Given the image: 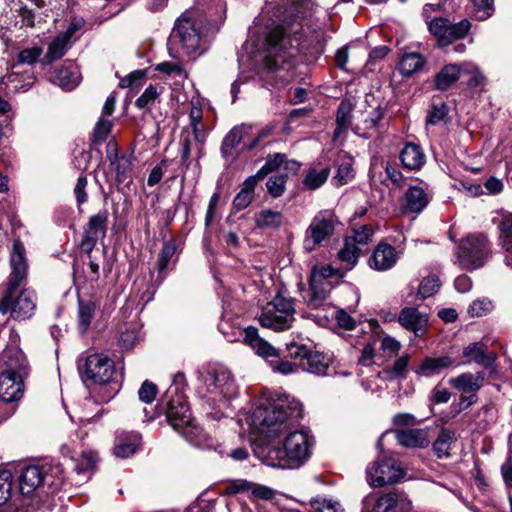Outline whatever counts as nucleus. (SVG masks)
I'll return each instance as SVG.
<instances>
[{
	"mask_svg": "<svg viewBox=\"0 0 512 512\" xmlns=\"http://www.w3.org/2000/svg\"><path fill=\"white\" fill-rule=\"evenodd\" d=\"M331 283H322L315 278H309V295L306 297L307 305L312 309L320 308L329 295Z\"/></svg>",
	"mask_w": 512,
	"mask_h": 512,
	"instance_id": "obj_32",
	"label": "nucleus"
},
{
	"mask_svg": "<svg viewBox=\"0 0 512 512\" xmlns=\"http://www.w3.org/2000/svg\"><path fill=\"white\" fill-rule=\"evenodd\" d=\"M499 243L508 253L512 254V213L504 215L499 226Z\"/></svg>",
	"mask_w": 512,
	"mask_h": 512,
	"instance_id": "obj_43",
	"label": "nucleus"
},
{
	"mask_svg": "<svg viewBox=\"0 0 512 512\" xmlns=\"http://www.w3.org/2000/svg\"><path fill=\"white\" fill-rule=\"evenodd\" d=\"M234 488L236 492L250 491L252 495L258 499L271 500L275 496V492L273 489L267 486L254 484L247 481H243L240 484L235 485Z\"/></svg>",
	"mask_w": 512,
	"mask_h": 512,
	"instance_id": "obj_44",
	"label": "nucleus"
},
{
	"mask_svg": "<svg viewBox=\"0 0 512 512\" xmlns=\"http://www.w3.org/2000/svg\"><path fill=\"white\" fill-rule=\"evenodd\" d=\"M412 502L407 494L400 491H390L377 497L371 505V512H410Z\"/></svg>",
	"mask_w": 512,
	"mask_h": 512,
	"instance_id": "obj_15",
	"label": "nucleus"
},
{
	"mask_svg": "<svg viewBox=\"0 0 512 512\" xmlns=\"http://www.w3.org/2000/svg\"><path fill=\"white\" fill-rule=\"evenodd\" d=\"M98 460V456L93 451H85L82 453L81 461L75 466L78 474H85L93 470Z\"/></svg>",
	"mask_w": 512,
	"mask_h": 512,
	"instance_id": "obj_56",
	"label": "nucleus"
},
{
	"mask_svg": "<svg viewBox=\"0 0 512 512\" xmlns=\"http://www.w3.org/2000/svg\"><path fill=\"white\" fill-rule=\"evenodd\" d=\"M11 272L7 279L5 289L18 290L24 285L28 276V265L25 257V247L23 243L16 239L13 241L10 255Z\"/></svg>",
	"mask_w": 512,
	"mask_h": 512,
	"instance_id": "obj_13",
	"label": "nucleus"
},
{
	"mask_svg": "<svg viewBox=\"0 0 512 512\" xmlns=\"http://www.w3.org/2000/svg\"><path fill=\"white\" fill-rule=\"evenodd\" d=\"M329 175V167H324L322 169L309 168L303 183L308 189L315 190L320 188L327 181Z\"/></svg>",
	"mask_w": 512,
	"mask_h": 512,
	"instance_id": "obj_42",
	"label": "nucleus"
},
{
	"mask_svg": "<svg viewBox=\"0 0 512 512\" xmlns=\"http://www.w3.org/2000/svg\"><path fill=\"white\" fill-rule=\"evenodd\" d=\"M398 260L396 249L386 243H379L369 260V266L377 271H386L395 266Z\"/></svg>",
	"mask_w": 512,
	"mask_h": 512,
	"instance_id": "obj_22",
	"label": "nucleus"
},
{
	"mask_svg": "<svg viewBox=\"0 0 512 512\" xmlns=\"http://www.w3.org/2000/svg\"><path fill=\"white\" fill-rule=\"evenodd\" d=\"M45 468V485L58 489L64 484V469L60 463L43 464Z\"/></svg>",
	"mask_w": 512,
	"mask_h": 512,
	"instance_id": "obj_40",
	"label": "nucleus"
},
{
	"mask_svg": "<svg viewBox=\"0 0 512 512\" xmlns=\"http://www.w3.org/2000/svg\"><path fill=\"white\" fill-rule=\"evenodd\" d=\"M157 391V386L154 383L145 380L138 391L139 399L144 403L150 404L155 400Z\"/></svg>",
	"mask_w": 512,
	"mask_h": 512,
	"instance_id": "obj_60",
	"label": "nucleus"
},
{
	"mask_svg": "<svg viewBox=\"0 0 512 512\" xmlns=\"http://www.w3.org/2000/svg\"><path fill=\"white\" fill-rule=\"evenodd\" d=\"M399 324L406 330L413 332L415 337H422L428 326V316L417 308L404 307L398 315Z\"/></svg>",
	"mask_w": 512,
	"mask_h": 512,
	"instance_id": "obj_18",
	"label": "nucleus"
},
{
	"mask_svg": "<svg viewBox=\"0 0 512 512\" xmlns=\"http://www.w3.org/2000/svg\"><path fill=\"white\" fill-rule=\"evenodd\" d=\"M287 351L289 357L298 360V366H301L312 350L305 345L292 342L287 345Z\"/></svg>",
	"mask_w": 512,
	"mask_h": 512,
	"instance_id": "obj_59",
	"label": "nucleus"
},
{
	"mask_svg": "<svg viewBox=\"0 0 512 512\" xmlns=\"http://www.w3.org/2000/svg\"><path fill=\"white\" fill-rule=\"evenodd\" d=\"M254 221L257 228L277 229L282 224L283 215L279 211L263 209L254 215Z\"/></svg>",
	"mask_w": 512,
	"mask_h": 512,
	"instance_id": "obj_36",
	"label": "nucleus"
},
{
	"mask_svg": "<svg viewBox=\"0 0 512 512\" xmlns=\"http://www.w3.org/2000/svg\"><path fill=\"white\" fill-rule=\"evenodd\" d=\"M243 341L250 346L255 353L263 358H278L279 353L269 342L259 336L258 329L248 326L243 330Z\"/></svg>",
	"mask_w": 512,
	"mask_h": 512,
	"instance_id": "obj_21",
	"label": "nucleus"
},
{
	"mask_svg": "<svg viewBox=\"0 0 512 512\" xmlns=\"http://www.w3.org/2000/svg\"><path fill=\"white\" fill-rule=\"evenodd\" d=\"M462 75V65L447 64L434 78V87L439 91L448 90Z\"/></svg>",
	"mask_w": 512,
	"mask_h": 512,
	"instance_id": "obj_30",
	"label": "nucleus"
},
{
	"mask_svg": "<svg viewBox=\"0 0 512 512\" xmlns=\"http://www.w3.org/2000/svg\"><path fill=\"white\" fill-rule=\"evenodd\" d=\"M205 388V397L208 401H212L220 406L226 405L228 400L236 397L237 385L231 372L225 367H212L203 377Z\"/></svg>",
	"mask_w": 512,
	"mask_h": 512,
	"instance_id": "obj_6",
	"label": "nucleus"
},
{
	"mask_svg": "<svg viewBox=\"0 0 512 512\" xmlns=\"http://www.w3.org/2000/svg\"><path fill=\"white\" fill-rule=\"evenodd\" d=\"M485 373L477 372L475 374L470 372L461 373L456 377L448 380L449 385L454 389L463 393L476 394L484 384Z\"/></svg>",
	"mask_w": 512,
	"mask_h": 512,
	"instance_id": "obj_25",
	"label": "nucleus"
},
{
	"mask_svg": "<svg viewBox=\"0 0 512 512\" xmlns=\"http://www.w3.org/2000/svg\"><path fill=\"white\" fill-rule=\"evenodd\" d=\"M373 234V230L370 226L363 225L359 229L354 230L352 236H348L345 239L353 240V243L357 246L366 245L372 240Z\"/></svg>",
	"mask_w": 512,
	"mask_h": 512,
	"instance_id": "obj_58",
	"label": "nucleus"
},
{
	"mask_svg": "<svg viewBox=\"0 0 512 512\" xmlns=\"http://www.w3.org/2000/svg\"><path fill=\"white\" fill-rule=\"evenodd\" d=\"M426 63L425 58L416 52L404 53L399 61V72L407 77L422 70Z\"/></svg>",
	"mask_w": 512,
	"mask_h": 512,
	"instance_id": "obj_34",
	"label": "nucleus"
},
{
	"mask_svg": "<svg viewBox=\"0 0 512 512\" xmlns=\"http://www.w3.org/2000/svg\"><path fill=\"white\" fill-rule=\"evenodd\" d=\"M20 491L23 495H32L45 485V468L43 465H28L22 468L20 476Z\"/></svg>",
	"mask_w": 512,
	"mask_h": 512,
	"instance_id": "obj_19",
	"label": "nucleus"
},
{
	"mask_svg": "<svg viewBox=\"0 0 512 512\" xmlns=\"http://www.w3.org/2000/svg\"><path fill=\"white\" fill-rule=\"evenodd\" d=\"M280 445H270L265 449V463L281 469H297L306 463L312 454L313 436L304 430L291 429L284 433Z\"/></svg>",
	"mask_w": 512,
	"mask_h": 512,
	"instance_id": "obj_4",
	"label": "nucleus"
},
{
	"mask_svg": "<svg viewBox=\"0 0 512 512\" xmlns=\"http://www.w3.org/2000/svg\"><path fill=\"white\" fill-rule=\"evenodd\" d=\"M299 415L300 404L295 400H261L250 416V426L267 438H278L291 429Z\"/></svg>",
	"mask_w": 512,
	"mask_h": 512,
	"instance_id": "obj_2",
	"label": "nucleus"
},
{
	"mask_svg": "<svg viewBox=\"0 0 512 512\" xmlns=\"http://www.w3.org/2000/svg\"><path fill=\"white\" fill-rule=\"evenodd\" d=\"M97 305L92 300H79V325L81 331H87L92 319L94 318Z\"/></svg>",
	"mask_w": 512,
	"mask_h": 512,
	"instance_id": "obj_45",
	"label": "nucleus"
},
{
	"mask_svg": "<svg viewBox=\"0 0 512 512\" xmlns=\"http://www.w3.org/2000/svg\"><path fill=\"white\" fill-rule=\"evenodd\" d=\"M252 135V126L241 124L234 126L223 138L221 144V155L226 160H234V149L238 145H242V149H246L244 142H249Z\"/></svg>",
	"mask_w": 512,
	"mask_h": 512,
	"instance_id": "obj_17",
	"label": "nucleus"
},
{
	"mask_svg": "<svg viewBox=\"0 0 512 512\" xmlns=\"http://www.w3.org/2000/svg\"><path fill=\"white\" fill-rule=\"evenodd\" d=\"M455 440V433L448 429H441L433 442V451L438 458H447L452 442Z\"/></svg>",
	"mask_w": 512,
	"mask_h": 512,
	"instance_id": "obj_38",
	"label": "nucleus"
},
{
	"mask_svg": "<svg viewBox=\"0 0 512 512\" xmlns=\"http://www.w3.org/2000/svg\"><path fill=\"white\" fill-rule=\"evenodd\" d=\"M26 368L27 360L22 350L16 345L7 346L0 357V371L10 370L25 374Z\"/></svg>",
	"mask_w": 512,
	"mask_h": 512,
	"instance_id": "obj_24",
	"label": "nucleus"
},
{
	"mask_svg": "<svg viewBox=\"0 0 512 512\" xmlns=\"http://www.w3.org/2000/svg\"><path fill=\"white\" fill-rule=\"evenodd\" d=\"M176 251L175 245L172 242H166L164 243L159 259L157 262V270L159 273H162L167 268L171 258L174 256Z\"/></svg>",
	"mask_w": 512,
	"mask_h": 512,
	"instance_id": "obj_57",
	"label": "nucleus"
},
{
	"mask_svg": "<svg viewBox=\"0 0 512 512\" xmlns=\"http://www.w3.org/2000/svg\"><path fill=\"white\" fill-rule=\"evenodd\" d=\"M270 366L273 372L280 373L282 375L294 374L300 368V366L288 360H272L270 362Z\"/></svg>",
	"mask_w": 512,
	"mask_h": 512,
	"instance_id": "obj_61",
	"label": "nucleus"
},
{
	"mask_svg": "<svg viewBox=\"0 0 512 512\" xmlns=\"http://www.w3.org/2000/svg\"><path fill=\"white\" fill-rule=\"evenodd\" d=\"M285 178L281 175L270 177L266 183L267 190L273 197H279L284 192Z\"/></svg>",
	"mask_w": 512,
	"mask_h": 512,
	"instance_id": "obj_62",
	"label": "nucleus"
},
{
	"mask_svg": "<svg viewBox=\"0 0 512 512\" xmlns=\"http://www.w3.org/2000/svg\"><path fill=\"white\" fill-rule=\"evenodd\" d=\"M331 359L317 351H311L300 368L310 374L316 376H326L329 369Z\"/></svg>",
	"mask_w": 512,
	"mask_h": 512,
	"instance_id": "obj_31",
	"label": "nucleus"
},
{
	"mask_svg": "<svg viewBox=\"0 0 512 512\" xmlns=\"http://www.w3.org/2000/svg\"><path fill=\"white\" fill-rule=\"evenodd\" d=\"M361 255V249L353 243V240H344L343 247L337 253L338 261L346 270L353 269Z\"/></svg>",
	"mask_w": 512,
	"mask_h": 512,
	"instance_id": "obj_35",
	"label": "nucleus"
},
{
	"mask_svg": "<svg viewBox=\"0 0 512 512\" xmlns=\"http://www.w3.org/2000/svg\"><path fill=\"white\" fill-rule=\"evenodd\" d=\"M490 256V243L483 234H473L462 239L455 252L454 263L461 269L474 270Z\"/></svg>",
	"mask_w": 512,
	"mask_h": 512,
	"instance_id": "obj_8",
	"label": "nucleus"
},
{
	"mask_svg": "<svg viewBox=\"0 0 512 512\" xmlns=\"http://www.w3.org/2000/svg\"><path fill=\"white\" fill-rule=\"evenodd\" d=\"M400 160L405 169L416 171L425 164L426 156L419 145L407 143L400 152Z\"/></svg>",
	"mask_w": 512,
	"mask_h": 512,
	"instance_id": "obj_28",
	"label": "nucleus"
},
{
	"mask_svg": "<svg viewBox=\"0 0 512 512\" xmlns=\"http://www.w3.org/2000/svg\"><path fill=\"white\" fill-rule=\"evenodd\" d=\"M295 307L292 298L278 293L267 303L258 317L262 327L282 332L290 329L295 321Z\"/></svg>",
	"mask_w": 512,
	"mask_h": 512,
	"instance_id": "obj_7",
	"label": "nucleus"
},
{
	"mask_svg": "<svg viewBox=\"0 0 512 512\" xmlns=\"http://www.w3.org/2000/svg\"><path fill=\"white\" fill-rule=\"evenodd\" d=\"M340 221L333 210H321L312 218L305 230L303 248L313 252L324 245L334 234Z\"/></svg>",
	"mask_w": 512,
	"mask_h": 512,
	"instance_id": "obj_9",
	"label": "nucleus"
},
{
	"mask_svg": "<svg viewBox=\"0 0 512 512\" xmlns=\"http://www.w3.org/2000/svg\"><path fill=\"white\" fill-rule=\"evenodd\" d=\"M470 27L471 23L467 19H463L455 24H450L448 22L446 32L447 39L444 41V46L449 45L454 40L463 38L468 33Z\"/></svg>",
	"mask_w": 512,
	"mask_h": 512,
	"instance_id": "obj_47",
	"label": "nucleus"
},
{
	"mask_svg": "<svg viewBox=\"0 0 512 512\" xmlns=\"http://www.w3.org/2000/svg\"><path fill=\"white\" fill-rule=\"evenodd\" d=\"M313 5L308 0H282L279 4L281 24L272 27L263 46V74L273 84H286L292 78L295 56L313 51L319 53L322 32L304 33V24L312 16Z\"/></svg>",
	"mask_w": 512,
	"mask_h": 512,
	"instance_id": "obj_1",
	"label": "nucleus"
},
{
	"mask_svg": "<svg viewBox=\"0 0 512 512\" xmlns=\"http://www.w3.org/2000/svg\"><path fill=\"white\" fill-rule=\"evenodd\" d=\"M158 97V92L156 87L153 85L148 86L142 95L136 100L135 105L139 109L147 108L151 103H153Z\"/></svg>",
	"mask_w": 512,
	"mask_h": 512,
	"instance_id": "obj_63",
	"label": "nucleus"
},
{
	"mask_svg": "<svg viewBox=\"0 0 512 512\" xmlns=\"http://www.w3.org/2000/svg\"><path fill=\"white\" fill-rule=\"evenodd\" d=\"M447 24L448 20L444 18H436L429 23V31L437 38L441 46H444V41L447 39Z\"/></svg>",
	"mask_w": 512,
	"mask_h": 512,
	"instance_id": "obj_55",
	"label": "nucleus"
},
{
	"mask_svg": "<svg viewBox=\"0 0 512 512\" xmlns=\"http://www.w3.org/2000/svg\"><path fill=\"white\" fill-rule=\"evenodd\" d=\"M78 370L83 380L100 385L110 383L116 375L113 360L100 353H93L79 360Z\"/></svg>",
	"mask_w": 512,
	"mask_h": 512,
	"instance_id": "obj_10",
	"label": "nucleus"
},
{
	"mask_svg": "<svg viewBox=\"0 0 512 512\" xmlns=\"http://www.w3.org/2000/svg\"><path fill=\"white\" fill-rule=\"evenodd\" d=\"M366 475L370 486L382 487L397 482L404 476V471L392 458H384L368 467Z\"/></svg>",
	"mask_w": 512,
	"mask_h": 512,
	"instance_id": "obj_12",
	"label": "nucleus"
},
{
	"mask_svg": "<svg viewBox=\"0 0 512 512\" xmlns=\"http://www.w3.org/2000/svg\"><path fill=\"white\" fill-rule=\"evenodd\" d=\"M354 178L352 164L347 161L338 166L337 173L334 177L335 186H342L349 183Z\"/></svg>",
	"mask_w": 512,
	"mask_h": 512,
	"instance_id": "obj_54",
	"label": "nucleus"
},
{
	"mask_svg": "<svg viewBox=\"0 0 512 512\" xmlns=\"http://www.w3.org/2000/svg\"><path fill=\"white\" fill-rule=\"evenodd\" d=\"M487 345L482 342H474L463 349V357L469 358L470 361L489 368L493 366L496 360L495 353L487 354Z\"/></svg>",
	"mask_w": 512,
	"mask_h": 512,
	"instance_id": "obj_29",
	"label": "nucleus"
},
{
	"mask_svg": "<svg viewBox=\"0 0 512 512\" xmlns=\"http://www.w3.org/2000/svg\"><path fill=\"white\" fill-rule=\"evenodd\" d=\"M108 212L101 210L97 214L92 215L86 226L84 227L83 237L80 242L82 252L90 257L98 239L105 237L107 232Z\"/></svg>",
	"mask_w": 512,
	"mask_h": 512,
	"instance_id": "obj_14",
	"label": "nucleus"
},
{
	"mask_svg": "<svg viewBox=\"0 0 512 512\" xmlns=\"http://www.w3.org/2000/svg\"><path fill=\"white\" fill-rule=\"evenodd\" d=\"M13 475L10 470H0V506L4 505L11 497Z\"/></svg>",
	"mask_w": 512,
	"mask_h": 512,
	"instance_id": "obj_49",
	"label": "nucleus"
},
{
	"mask_svg": "<svg viewBox=\"0 0 512 512\" xmlns=\"http://www.w3.org/2000/svg\"><path fill=\"white\" fill-rule=\"evenodd\" d=\"M162 409L167 422L191 444L203 447L208 437L192 419L190 408L184 393H178V387L167 389L162 401Z\"/></svg>",
	"mask_w": 512,
	"mask_h": 512,
	"instance_id": "obj_5",
	"label": "nucleus"
},
{
	"mask_svg": "<svg viewBox=\"0 0 512 512\" xmlns=\"http://www.w3.org/2000/svg\"><path fill=\"white\" fill-rule=\"evenodd\" d=\"M43 54V49L39 46L21 49L16 56V61L10 64L11 72L22 64L34 65L38 62L40 56Z\"/></svg>",
	"mask_w": 512,
	"mask_h": 512,
	"instance_id": "obj_41",
	"label": "nucleus"
},
{
	"mask_svg": "<svg viewBox=\"0 0 512 512\" xmlns=\"http://www.w3.org/2000/svg\"><path fill=\"white\" fill-rule=\"evenodd\" d=\"M352 104L348 100H343L338 106L336 114L335 136L346 130L350 124Z\"/></svg>",
	"mask_w": 512,
	"mask_h": 512,
	"instance_id": "obj_46",
	"label": "nucleus"
},
{
	"mask_svg": "<svg viewBox=\"0 0 512 512\" xmlns=\"http://www.w3.org/2000/svg\"><path fill=\"white\" fill-rule=\"evenodd\" d=\"M17 290L5 289L0 300V313H10L15 319L23 320L33 315L36 308L35 294L29 289H23L17 297Z\"/></svg>",
	"mask_w": 512,
	"mask_h": 512,
	"instance_id": "obj_11",
	"label": "nucleus"
},
{
	"mask_svg": "<svg viewBox=\"0 0 512 512\" xmlns=\"http://www.w3.org/2000/svg\"><path fill=\"white\" fill-rule=\"evenodd\" d=\"M430 201V195L427 192L426 184L410 186L404 194V213H420Z\"/></svg>",
	"mask_w": 512,
	"mask_h": 512,
	"instance_id": "obj_20",
	"label": "nucleus"
},
{
	"mask_svg": "<svg viewBox=\"0 0 512 512\" xmlns=\"http://www.w3.org/2000/svg\"><path fill=\"white\" fill-rule=\"evenodd\" d=\"M69 43L70 41L67 40V36L58 34L48 46L45 55L46 63L51 64L62 58L69 47Z\"/></svg>",
	"mask_w": 512,
	"mask_h": 512,
	"instance_id": "obj_37",
	"label": "nucleus"
},
{
	"mask_svg": "<svg viewBox=\"0 0 512 512\" xmlns=\"http://www.w3.org/2000/svg\"><path fill=\"white\" fill-rule=\"evenodd\" d=\"M111 128H112V122L110 120L100 118L99 121L96 123L94 132H93L94 144H96V145L102 144L107 139L108 135L110 134Z\"/></svg>",
	"mask_w": 512,
	"mask_h": 512,
	"instance_id": "obj_53",
	"label": "nucleus"
},
{
	"mask_svg": "<svg viewBox=\"0 0 512 512\" xmlns=\"http://www.w3.org/2000/svg\"><path fill=\"white\" fill-rule=\"evenodd\" d=\"M440 286V280L436 275L428 276L421 281L418 288V295L422 299L431 297L438 292Z\"/></svg>",
	"mask_w": 512,
	"mask_h": 512,
	"instance_id": "obj_50",
	"label": "nucleus"
},
{
	"mask_svg": "<svg viewBox=\"0 0 512 512\" xmlns=\"http://www.w3.org/2000/svg\"><path fill=\"white\" fill-rule=\"evenodd\" d=\"M462 75H468L469 87H482L486 83V78L478 67L473 64H462Z\"/></svg>",
	"mask_w": 512,
	"mask_h": 512,
	"instance_id": "obj_51",
	"label": "nucleus"
},
{
	"mask_svg": "<svg viewBox=\"0 0 512 512\" xmlns=\"http://www.w3.org/2000/svg\"><path fill=\"white\" fill-rule=\"evenodd\" d=\"M52 81L65 90H72L80 82V73L74 64L69 63L55 71Z\"/></svg>",
	"mask_w": 512,
	"mask_h": 512,
	"instance_id": "obj_33",
	"label": "nucleus"
},
{
	"mask_svg": "<svg viewBox=\"0 0 512 512\" xmlns=\"http://www.w3.org/2000/svg\"><path fill=\"white\" fill-rule=\"evenodd\" d=\"M207 21L196 9L183 12L176 20L170 35V53L176 50L174 57L195 59L206 50Z\"/></svg>",
	"mask_w": 512,
	"mask_h": 512,
	"instance_id": "obj_3",
	"label": "nucleus"
},
{
	"mask_svg": "<svg viewBox=\"0 0 512 512\" xmlns=\"http://www.w3.org/2000/svg\"><path fill=\"white\" fill-rule=\"evenodd\" d=\"M141 445V435L136 432L118 431L114 454L119 458H127L133 455Z\"/></svg>",
	"mask_w": 512,
	"mask_h": 512,
	"instance_id": "obj_26",
	"label": "nucleus"
},
{
	"mask_svg": "<svg viewBox=\"0 0 512 512\" xmlns=\"http://www.w3.org/2000/svg\"><path fill=\"white\" fill-rule=\"evenodd\" d=\"M334 276L342 277V274L340 273L339 269H336L331 265L315 266L313 267L310 275L311 278H315L322 283H331L329 279Z\"/></svg>",
	"mask_w": 512,
	"mask_h": 512,
	"instance_id": "obj_52",
	"label": "nucleus"
},
{
	"mask_svg": "<svg viewBox=\"0 0 512 512\" xmlns=\"http://www.w3.org/2000/svg\"><path fill=\"white\" fill-rule=\"evenodd\" d=\"M396 439L403 447L426 448L430 444L428 429H404L396 432Z\"/></svg>",
	"mask_w": 512,
	"mask_h": 512,
	"instance_id": "obj_27",
	"label": "nucleus"
},
{
	"mask_svg": "<svg viewBox=\"0 0 512 512\" xmlns=\"http://www.w3.org/2000/svg\"><path fill=\"white\" fill-rule=\"evenodd\" d=\"M453 366L454 360L449 355L425 357L421 363L414 368V372L420 377H432Z\"/></svg>",
	"mask_w": 512,
	"mask_h": 512,
	"instance_id": "obj_23",
	"label": "nucleus"
},
{
	"mask_svg": "<svg viewBox=\"0 0 512 512\" xmlns=\"http://www.w3.org/2000/svg\"><path fill=\"white\" fill-rule=\"evenodd\" d=\"M473 15L479 21L490 18L494 13V0H472Z\"/></svg>",
	"mask_w": 512,
	"mask_h": 512,
	"instance_id": "obj_48",
	"label": "nucleus"
},
{
	"mask_svg": "<svg viewBox=\"0 0 512 512\" xmlns=\"http://www.w3.org/2000/svg\"><path fill=\"white\" fill-rule=\"evenodd\" d=\"M410 358L411 357L409 354H404L399 357L390 367L386 368L383 371L386 375V379L389 381L406 379Z\"/></svg>",
	"mask_w": 512,
	"mask_h": 512,
	"instance_id": "obj_39",
	"label": "nucleus"
},
{
	"mask_svg": "<svg viewBox=\"0 0 512 512\" xmlns=\"http://www.w3.org/2000/svg\"><path fill=\"white\" fill-rule=\"evenodd\" d=\"M17 15L21 19L23 27L33 28L35 26L36 13L32 8H29L26 4H22L17 9Z\"/></svg>",
	"mask_w": 512,
	"mask_h": 512,
	"instance_id": "obj_64",
	"label": "nucleus"
},
{
	"mask_svg": "<svg viewBox=\"0 0 512 512\" xmlns=\"http://www.w3.org/2000/svg\"><path fill=\"white\" fill-rule=\"evenodd\" d=\"M23 373L0 371V400L6 403L18 401L24 392Z\"/></svg>",
	"mask_w": 512,
	"mask_h": 512,
	"instance_id": "obj_16",
	"label": "nucleus"
}]
</instances>
